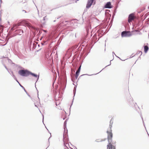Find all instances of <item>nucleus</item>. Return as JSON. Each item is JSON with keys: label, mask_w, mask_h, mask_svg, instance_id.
I'll use <instances>...</instances> for the list:
<instances>
[{"label": "nucleus", "mask_w": 149, "mask_h": 149, "mask_svg": "<svg viewBox=\"0 0 149 149\" xmlns=\"http://www.w3.org/2000/svg\"><path fill=\"white\" fill-rule=\"evenodd\" d=\"M135 18V16L134 14L132 13L130 14L128 18V21L129 23L131 22Z\"/></svg>", "instance_id": "obj_4"}, {"label": "nucleus", "mask_w": 149, "mask_h": 149, "mask_svg": "<svg viewBox=\"0 0 149 149\" xmlns=\"http://www.w3.org/2000/svg\"><path fill=\"white\" fill-rule=\"evenodd\" d=\"M20 31L21 32H22V33H23V30H20Z\"/></svg>", "instance_id": "obj_14"}, {"label": "nucleus", "mask_w": 149, "mask_h": 149, "mask_svg": "<svg viewBox=\"0 0 149 149\" xmlns=\"http://www.w3.org/2000/svg\"><path fill=\"white\" fill-rule=\"evenodd\" d=\"M83 75H82L81 76L79 77H81L82 76H83Z\"/></svg>", "instance_id": "obj_17"}, {"label": "nucleus", "mask_w": 149, "mask_h": 149, "mask_svg": "<svg viewBox=\"0 0 149 149\" xmlns=\"http://www.w3.org/2000/svg\"><path fill=\"white\" fill-rule=\"evenodd\" d=\"M105 8H111L112 6L111 5V3L110 2H108L105 6Z\"/></svg>", "instance_id": "obj_6"}, {"label": "nucleus", "mask_w": 149, "mask_h": 149, "mask_svg": "<svg viewBox=\"0 0 149 149\" xmlns=\"http://www.w3.org/2000/svg\"><path fill=\"white\" fill-rule=\"evenodd\" d=\"M18 1L20 2L21 3L23 2V0H17Z\"/></svg>", "instance_id": "obj_12"}, {"label": "nucleus", "mask_w": 149, "mask_h": 149, "mask_svg": "<svg viewBox=\"0 0 149 149\" xmlns=\"http://www.w3.org/2000/svg\"><path fill=\"white\" fill-rule=\"evenodd\" d=\"M18 73L22 76L26 77L30 74V72L27 70H21L18 71Z\"/></svg>", "instance_id": "obj_2"}, {"label": "nucleus", "mask_w": 149, "mask_h": 149, "mask_svg": "<svg viewBox=\"0 0 149 149\" xmlns=\"http://www.w3.org/2000/svg\"><path fill=\"white\" fill-rule=\"evenodd\" d=\"M95 0H88L86 5L87 8H90Z\"/></svg>", "instance_id": "obj_5"}, {"label": "nucleus", "mask_w": 149, "mask_h": 149, "mask_svg": "<svg viewBox=\"0 0 149 149\" xmlns=\"http://www.w3.org/2000/svg\"><path fill=\"white\" fill-rule=\"evenodd\" d=\"M113 123V120H111L110 121L109 128L108 129V130L107 131V139L109 143L107 145V149H116L115 146L113 145L111 143L113 134L112 132L111 128L112 127V125Z\"/></svg>", "instance_id": "obj_1"}, {"label": "nucleus", "mask_w": 149, "mask_h": 149, "mask_svg": "<svg viewBox=\"0 0 149 149\" xmlns=\"http://www.w3.org/2000/svg\"><path fill=\"white\" fill-rule=\"evenodd\" d=\"M21 23H19L17 24H14L13 25V29H16L17 28V27L20 25V24Z\"/></svg>", "instance_id": "obj_8"}, {"label": "nucleus", "mask_w": 149, "mask_h": 149, "mask_svg": "<svg viewBox=\"0 0 149 149\" xmlns=\"http://www.w3.org/2000/svg\"><path fill=\"white\" fill-rule=\"evenodd\" d=\"M80 71H78V70H77L75 74V78L77 79L79 75V73L80 72Z\"/></svg>", "instance_id": "obj_9"}, {"label": "nucleus", "mask_w": 149, "mask_h": 149, "mask_svg": "<svg viewBox=\"0 0 149 149\" xmlns=\"http://www.w3.org/2000/svg\"><path fill=\"white\" fill-rule=\"evenodd\" d=\"M144 52L145 53H146L149 49V47L147 45H145L144 46Z\"/></svg>", "instance_id": "obj_7"}, {"label": "nucleus", "mask_w": 149, "mask_h": 149, "mask_svg": "<svg viewBox=\"0 0 149 149\" xmlns=\"http://www.w3.org/2000/svg\"><path fill=\"white\" fill-rule=\"evenodd\" d=\"M44 31L45 32H46V30H44Z\"/></svg>", "instance_id": "obj_16"}, {"label": "nucleus", "mask_w": 149, "mask_h": 149, "mask_svg": "<svg viewBox=\"0 0 149 149\" xmlns=\"http://www.w3.org/2000/svg\"><path fill=\"white\" fill-rule=\"evenodd\" d=\"M26 26L29 27H32V26L31 24L30 23H27L26 24Z\"/></svg>", "instance_id": "obj_10"}, {"label": "nucleus", "mask_w": 149, "mask_h": 149, "mask_svg": "<svg viewBox=\"0 0 149 149\" xmlns=\"http://www.w3.org/2000/svg\"><path fill=\"white\" fill-rule=\"evenodd\" d=\"M30 74H31L33 76L35 77H37V75L36 74H34L33 73H31L30 72Z\"/></svg>", "instance_id": "obj_11"}, {"label": "nucleus", "mask_w": 149, "mask_h": 149, "mask_svg": "<svg viewBox=\"0 0 149 149\" xmlns=\"http://www.w3.org/2000/svg\"><path fill=\"white\" fill-rule=\"evenodd\" d=\"M141 53V55L142 54V52H140Z\"/></svg>", "instance_id": "obj_15"}, {"label": "nucleus", "mask_w": 149, "mask_h": 149, "mask_svg": "<svg viewBox=\"0 0 149 149\" xmlns=\"http://www.w3.org/2000/svg\"><path fill=\"white\" fill-rule=\"evenodd\" d=\"M81 66H80L79 68L78 69V71H80V69H81Z\"/></svg>", "instance_id": "obj_13"}, {"label": "nucleus", "mask_w": 149, "mask_h": 149, "mask_svg": "<svg viewBox=\"0 0 149 149\" xmlns=\"http://www.w3.org/2000/svg\"><path fill=\"white\" fill-rule=\"evenodd\" d=\"M132 34L130 31H125L122 32L121 35L122 37H128L131 36Z\"/></svg>", "instance_id": "obj_3"}]
</instances>
